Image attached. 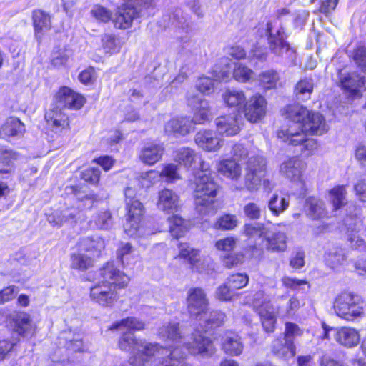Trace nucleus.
Listing matches in <instances>:
<instances>
[{
    "label": "nucleus",
    "mask_w": 366,
    "mask_h": 366,
    "mask_svg": "<svg viewBox=\"0 0 366 366\" xmlns=\"http://www.w3.org/2000/svg\"><path fill=\"white\" fill-rule=\"evenodd\" d=\"M174 159L187 169L194 168L199 162V169L195 173L194 198L195 208L200 214H209L214 212V203L217 194L218 184L214 179V173L210 170L208 162L202 159L194 150L182 147L174 153Z\"/></svg>",
    "instance_id": "nucleus-1"
},
{
    "label": "nucleus",
    "mask_w": 366,
    "mask_h": 366,
    "mask_svg": "<svg viewBox=\"0 0 366 366\" xmlns=\"http://www.w3.org/2000/svg\"><path fill=\"white\" fill-rule=\"evenodd\" d=\"M122 351H132L129 363L132 366H184L185 353L179 348L172 351L156 343L137 339L130 331L123 333L118 342Z\"/></svg>",
    "instance_id": "nucleus-2"
},
{
    "label": "nucleus",
    "mask_w": 366,
    "mask_h": 366,
    "mask_svg": "<svg viewBox=\"0 0 366 366\" xmlns=\"http://www.w3.org/2000/svg\"><path fill=\"white\" fill-rule=\"evenodd\" d=\"M283 114L291 123L287 129L280 130L277 137L289 144L298 145L305 139V135H322L328 130L320 113L309 111L302 105H288Z\"/></svg>",
    "instance_id": "nucleus-3"
},
{
    "label": "nucleus",
    "mask_w": 366,
    "mask_h": 366,
    "mask_svg": "<svg viewBox=\"0 0 366 366\" xmlns=\"http://www.w3.org/2000/svg\"><path fill=\"white\" fill-rule=\"evenodd\" d=\"M366 302L354 292L342 291L338 293L333 300V310L340 318L346 321H353L364 316Z\"/></svg>",
    "instance_id": "nucleus-4"
},
{
    "label": "nucleus",
    "mask_w": 366,
    "mask_h": 366,
    "mask_svg": "<svg viewBox=\"0 0 366 366\" xmlns=\"http://www.w3.org/2000/svg\"><path fill=\"white\" fill-rule=\"evenodd\" d=\"M266 34L269 51L282 57L287 63L295 64L296 52L286 41L285 29L277 21L267 24Z\"/></svg>",
    "instance_id": "nucleus-5"
},
{
    "label": "nucleus",
    "mask_w": 366,
    "mask_h": 366,
    "mask_svg": "<svg viewBox=\"0 0 366 366\" xmlns=\"http://www.w3.org/2000/svg\"><path fill=\"white\" fill-rule=\"evenodd\" d=\"M266 174V159L259 155L250 157L247 162L244 186L237 189L241 190L245 187L249 192H255L259 189L262 182L265 187H269V181L264 179Z\"/></svg>",
    "instance_id": "nucleus-6"
},
{
    "label": "nucleus",
    "mask_w": 366,
    "mask_h": 366,
    "mask_svg": "<svg viewBox=\"0 0 366 366\" xmlns=\"http://www.w3.org/2000/svg\"><path fill=\"white\" fill-rule=\"evenodd\" d=\"M133 193L134 191L130 188L125 190L127 217L124 228L129 237H135L140 232L139 223L143 214V205L138 199L132 197Z\"/></svg>",
    "instance_id": "nucleus-7"
},
{
    "label": "nucleus",
    "mask_w": 366,
    "mask_h": 366,
    "mask_svg": "<svg viewBox=\"0 0 366 366\" xmlns=\"http://www.w3.org/2000/svg\"><path fill=\"white\" fill-rule=\"evenodd\" d=\"M254 297L253 307L260 317L264 331L273 332L277 322V309L264 297L262 292H256Z\"/></svg>",
    "instance_id": "nucleus-8"
},
{
    "label": "nucleus",
    "mask_w": 366,
    "mask_h": 366,
    "mask_svg": "<svg viewBox=\"0 0 366 366\" xmlns=\"http://www.w3.org/2000/svg\"><path fill=\"white\" fill-rule=\"evenodd\" d=\"M339 86L348 97H360L361 89H366V78L354 71L344 73L339 71Z\"/></svg>",
    "instance_id": "nucleus-9"
},
{
    "label": "nucleus",
    "mask_w": 366,
    "mask_h": 366,
    "mask_svg": "<svg viewBox=\"0 0 366 366\" xmlns=\"http://www.w3.org/2000/svg\"><path fill=\"white\" fill-rule=\"evenodd\" d=\"M185 347L191 355L202 357H210L216 352L212 340L202 332L192 333L191 341L185 342Z\"/></svg>",
    "instance_id": "nucleus-10"
},
{
    "label": "nucleus",
    "mask_w": 366,
    "mask_h": 366,
    "mask_svg": "<svg viewBox=\"0 0 366 366\" xmlns=\"http://www.w3.org/2000/svg\"><path fill=\"white\" fill-rule=\"evenodd\" d=\"M99 282L113 285L115 287L124 288L129 282V277L123 272L119 271L113 262H108L98 271Z\"/></svg>",
    "instance_id": "nucleus-11"
},
{
    "label": "nucleus",
    "mask_w": 366,
    "mask_h": 366,
    "mask_svg": "<svg viewBox=\"0 0 366 366\" xmlns=\"http://www.w3.org/2000/svg\"><path fill=\"white\" fill-rule=\"evenodd\" d=\"M187 104L194 110L193 117L190 121L194 124H204L209 119L210 107L209 102L201 96L188 92Z\"/></svg>",
    "instance_id": "nucleus-12"
},
{
    "label": "nucleus",
    "mask_w": 366,
    "mask_h": 366,
    "mask_svg": "<svg viewBox=\"0 0 366 366\" xmlns=\"http://www.w3.org/2000/svg\"><path fill=\"white\" fill-rule=\"evenodd\" d=\"M187 304L190 316L196 320L204 314L208 308L209 302L204 290L195 287L188 290Z\"/></svg>",
    "instance_id": "nucleus-13"
},
{
    "label": "nucleus",
    "mask_w": 366,
    "mask_h": 366,
    "mask_svg": "<svg viewBox=\"0 0 366 366\" xmlns=\"http://www.w3.org/2000/svg\"><path fill=\"white\" fill-rule=\"evenodd\" d=\"M117 288L113 285L98 282L91 288V298L102 306L112 307L119 297Z\"/></svg>",
    "instance_id": "nucleus-14"
},
{
    "label": "nucleus",
    "mask_w": 366,
    "mask_h": 366,
    "mask_svg": "<svg viewBox=\"0 0 366 366\" xmlns=\"http://www.w3.org/2000/svg\"><path fill=\"white\" fill-rule=\"evenodd\" d=\"M240 115L233 113L223 115L215 119L217 132L222 136L232 137L237 134L240 131Z\"/></svg>",
    "instance_id": "nucleus-15"
},
{
    "label": "nucleus",
    "mask_w": 366,
    "mask_h": 366,
    "mask_svg": "<svg viewBox=\"0 0 366 366\" xmlns=\"http://www.w3.org/2000/svg\"><path fill=\"white\" fill-rule=\"evenodd\" d=\"M267 231L264 224L256 222L244 224L242 233L249 244L257 248L262 247Z\"/></svg>",
    "instance_id": "nucleus-16"
},
{
    "label": "nucleus",
    "mask_w": 366,
    "mask_h": 366,
    "mask_svg": "<svg viewBox=\"0 0 366 366\" xmlns=\"http://www.w3.org/2000/svg\"><path fill=\"white\" fill-rule=\"evenodd\" d=\"M335 340L347 348L356 347L360 341V335L355 328L341 327L331 330Z\"/></svg>",
    "instance_id": "nucleus-17"
},
{
    "label": "nucleus",
    "mask_w": 366,
    "mask_h": 366,
    "mask_svg": "<svg viewBox=\"0 0 366 366\" xmlns=\"http://www.w3.org/2000/svg\"><path fill=\"white\" fill-rule=\"evenodd\" d=\"M266 112V100L261 95L252 97L244 105V116L250 122H257Z\"/></svg>",
    "instance_id": "nucleus-18"
},
{
    "label": "nucleus",
    "mask_w": 366,
    "mask_h": 366,
    "mask_svg": "<svg viewBox=\"0 0 366 366\" xmlns=\"http://www.w3.org/2000/svg\"><path fill=\"white\" fill-rule=\"evenodd\" d=\"M270 350L275 357L282 360H288L296 355L295 342L287 340L283 337L275 338L270 345Z\"/></svg>",
    "instance_id": "nucleus-19"
},
{
    "label": "nucleus",
    "mask_w": 366,
    "mask_h": 366,
    "mask_svg": "<svg viewBox=\"0 0 366 366\" xmlns=\"http://www.w3.org/2000/svg\"><path fill=\"white\" fill-rule=\"evenodd\" d=\"M58 102V107H63L73 109H79L84 104V98L72 91L71 89L64 86L59 89L56 95Z\"/></svg>",
    "instance_id": "nucleus-20"
},
{
    "label": "nucleus",
    "mask_w": 366,
    "mask_h": 366,
    "mask_svg": "<svg viewBox=\"0 0 366 366\" xmlns=\"http://www.w3.org/2000/svg\"><path fill=\"white\" fill-rule=\"evenodd\" d=\"M195 143L199 147L207 152H216L222 146V139H219L212 130L203 129L194 137Z\"/></svg>",
    "instance_id": "nucleus-21"
},
{
    "label": "nucleus",
    "mask_w": 366,
    "mask_h": 366,
    "mask_svg": "<svg viewBox=\"0 0 366 366\" xmlns=\"http://www.w3.org/2000/svg\"><path fill=\"white\" fill-rule=\"evenodd\" d=\"M305 169L304 162L297 157H292L283 162L280 165V172L285 178L292 182L301 181L303 171Z\"/></svg>",
    "instance_id": "nucleus-22"
},
{
    "label": "nucleus",
    "mask_w": 366,
    "mask_h": 366,
    "mask_svg": "<svg viewBox=\"0 0 366 366\" xmlns=\"http://www.w3.org/2000/svg\"><path fill=\"white\" fill-rule=\"evenodd\" d=\"M9 320L14 330L19 335L26 337L32 334V320L29 314L24 312H14L9 315Z\"/></svg>",
    "instance_id": "nucleus-23"
},
{
    "label": "nucleus",
    "mask_w": 366,
    "mask_h": 366,
    "mask_svg": "<svg viewBox=\"0 0 366 366\" xmlns=\"http://www.w3.org/2000/svg\"><path fill=\"white\" fill-rule=\"evenodd\" d=\"M157 207L166 213H174L179 207V196L172 190L164 189L159 193Z\"/></svg>",
    "instance_id": "nucleus-24"
},
{
    "label": "nucleus",
    "mask_w": 366,
    "mask_h": 366,
    "mask_svg": "<svg viewBox=\"0 0 366 366\" xmlns=\"http://www.w3.org/2000/svg\"><path fill=\"white\" fill-rule=\"evenodd\" d=\"M222 349L229 356H239L243 352L244 344L237 334L229 332L222 338Z\"/></svg>",
    "instance_id": "nucleus-25"
},
{
    "label": "nucleus",
    "mask_w": 366,
    "mask_h": 366,
    "mask_svg": "<svg viewBox=\"0 0 366 366\" xmlns=\"http://www.w3.org/2000/svg\"><path fill=\"white\" fill-rule=\"evenodd\" d=\"M164 129L168 134L185 136L194 130V127L189 117H181L168 121Z\"/></svg>",
    "instance_id": "nucleus-26"
},
{
    "label": "nucleus",
    "mask_w": 366,
    "mask_h": 366,
    "mask_svg": "<svg viewBox=\"0 0 366 366\" xmlns=\"http://www.w3.org/2000/svg\"><path fill=\"white\" fill-rule=\"evenodd\" d=\"M287 236L282 232L270 234L268 231L262 247L273 252H284L287 249Z\"/></svg>",
    "instance_id": "nucleus-27"
},
{
    "label": "nucleus",
    "mask_w": 366,
    "mask_h": 366,
    "mask_svg": "<svg viewBox=\"0 0 366 366\" xmlns=\"http://www.w3.org/2000/svg\"><path fill=\"white\" fill-rule=\"evenodd\" d=\"M225 315L219 311L209 312L208 308L203 315L198 317L196 320L199 321V325L202 330L207 331L219 327L224 321Z\"/></svg>",
    "instance_id": "nucleus-28"
},
{
    "label": "nucleus",
    "mask_w": 366,
    "mask_h": 366,
    "mask_svg": "<svg viewBox=\"0 0 366 366\" xmlns=\"http://www.w3.org/2000/svg\"><path fill=\"white\" fill-rule=\"evenodd\" d=\"M136 15V10L133 7H121L118 9L112 20L116 28L126 29L132 25Z\"/></svg>",
    "instance_id": "nucleus-29"
},
{
    "label": "nucleus",
    "mask_w": 366,
    "mask_h": 366,
    "mask_svg": "<svg viewBox=\"0 0 366 366\" xmlns=\"http://www.w3.org/2000/svg\"><path fill=\"white\" fill-rule=\"evenodd\" d=\"M25 131L24 124L16 117L8 118L0 129V136L4 139L21 136Z\"/></svg>",
    "instance_id": "nucleus-30"
},
{
    "label": "nucleus",
    "mask_w": 366,
    "mask_h": 366,
    "mask_svg": "<svg viewBox=\"0 0 366 366\" xmlns=\"http://www.w3.org/2000/svg\"><path fill=\"white\" fill-rule=\"evenodd\" d=\"M164 151V149L162 144H147L142 148L139 159L146 164L153 165L161 159Z\"/></svg>",
    "instance_id": "nucleus-31"
},
{
    "label": "nucleus",
    "mask_w": 366,
    "mask_h": 366,
    "mask_svg": "<svg viewBox=\"0 0 366 366\" xmlns=\"http://www.w3.org/2000/svg\"><path fill=\"white\" fill-rule=\"evenodd\" d=\"M45 119L55 132H60L69 126L67 116L58 108L47 112L45 114Z\"/></svg>",
    "instance_id": "nucleus-32"
},
{
    "label": "nucleus",
    "mask_w": 366,
    "mask_h": 366,
    "mask_svg": "<svg viewBox=\"0 0 366 366\" xmlns=\"http://www.w3.org/2000/svg\"><path fill=\"white\" fill-rule=\"evenodd\" d=\"M306 213L312 219H320L327 217L324 202L318 199L308 198L305 203Z\"/></svg>",
    "instance_id": "nucleus-33"
},
{
    "label": "nucleus",
    "mask_w": 366,
    "mask_h": 366,
    "mask_svg": "<svg viewBox=\"0 0 366 366\" xmlns=\"http://www.w3.org/2000/svg\"><path fill=\"white\" fill-rule=\"evenodd\" d=\"M217 170L224 177L233 180L239 179L242 174L239 164L229 159L221 161L217 166Z\"/></svg>",
    "instance_id": "nucleus-34"
},
{
    "label": "nucleus",
    "mask_w": 366,
    "mask_h": 366,
    "mask_svg": "<svg viewBox=\"0 0 366 366\" xmlns=\"http://www.w3.org/2000/svg\"><path fill=\"white\" fill-rule=\"evenodd\" d=\"M324 257L326 264L332 269H336L342 265L347 259L345 250L337 247L326 251Z\"/></svg>",
    "instance_id": "nucleus-35"
},
{
    "label": "nucleus",
    "mask_w": 366,
    "mask_h": 366,
    "mask_svg": "<svg viewBox=\"0 0 366 366\" xmlns=\"http://www.w3.org/2000/svg\"><path fill=\"white\" fill-rule=\"evenodd\" d=\"M314 81L312 78L300 79L295 86L294 92L297 99L306 101L310 99L313 92Z\"/></svg>",
    "instance_id": "nucleus-36"
},
{
    "label": "nucleus",
    "mask_w": 366,
    "mask_h": 366,
    "mask_svg": "<svg viewBox=\"0 0 366 366\" xmlns=\"http://www.w3.org/2000/svg\"><path fill=\"white\" fill-rule=\"evenodd\" d=\"M224 102L229 107H238L246 102L244 93L235 89H227L222 94Z\"/></svg>",
    "instance_id": "nucleus-37"
},
{
    "label": "nucleus",
    "mask_w": 366,
    "mask_h": 366,
    "mask_svg": "<svg viewBox=\"0 0 366 366\" xmlns=\"http://www.w3.org/2000/svg\"><path fill=\"white\" fill-rule=\"evenodd\" d=\"M145 324L142 320L137 319L135 317H128L122 319L120 321L114 322L109 330H122L123 328L128 329L130 332L140 331L144 329Z\"/></svg>",
    "instance_id": "nucleus-38"
},
{
    "label": "nucleus",
    "mask_w": 366,
    "mask_h": 366,
    "mask_svg": "<svg viewBox=\"0 0 366 366\" xmlns=\"http://www.w3.org/2000/svg\"><path fill=\"white\" fill-rule=\"evenodd\" d=\"M289 199L274 193L268 201L267 206L274 216L278 217L289 207Z\"/></svg>",
    "instance_id": "nucleus-39"
},
{
    "label": "nucleus",
    "mask_w": 366,
    "mask_h": 366,
    "mask_svg": "<svg viewBox=\"0 0 366 366\" xmlns=\"http://www.w3.org/2000/svg\"><path fill=\"white\" fill-rule=\"evenodd\" d=\"M159 335L163 340L177 341L182 338V332L179 329V324L175 322H170L164 325L159 328Z\"/></svg>",
    "instance_id": "nucleus-40"
},
{
    "label": "nucleus",
    "mask_w": 366,
    "mask_h": 366,
    "mask_svg": "<svg viewBox=\"0 0 366 366\" xmlns=\"http://www.w3.org/2000/svg\"><path fill=\"white\" fill-rule=\"evenodd\" d=\"M169 232L172 237L179 238L184 235L189 229L188 222L178 215L169 218Z\"/></svg>",
    "instance_id": "nucleus-41"
},
{
    "label": "nucleus",
    "mask_w": 366,
    "mask_h": 366,
    "mask_svg": "<svg viewBox=\"0 0 366 366\" xmlns=\"http://www.w3.org/2000/svg\"><path fill=\"white\" fill-rule=\"evenodd\" d=\"M79 244L81 249L90 252H100L105 246L104 241L99 236L83 237Z\"/></svg>",
    "instance_id": "nucleus-42"
},
{
    "label": "nucleus",
    "mask_w": 366,
    "mask_h": 366,
    "mask_svg": "<svg viewBox=\"0 0 366 366\" xmlns=\"http://www.w3.org/2000/svg\"><path fill=\"white\" fill-rule=\"evenodd\" d=\"M33 20L36 33L48 31L51 26L49 15L42 10H36L34 11Z\"/></svg>",
    "instance_id": "nucleus-43"
},
{
    "label": "nucleus",
    "mask_w": 366,
    "mask_h": 366,
    "mask_svg": "<svg viewBox=\"0 0 366 366\" xmlns=\"http://www.w3.org/2000/svg\"><path fill=\"white\" fill-rule=\"evenodd\" d=\"M112 214L109 211L99 212L91 220V227L94 229H109L112 225Z\"/></svg>",
    "instance_id": "nucleus-44"
},
{
    "label": "nucleus",
    "mask_w": 366,
    "mask_h": 366,
    "mask_svg": "<svg viewBox=\"0 0 366 366\" xmlns=\"http://www.w3.org/2000/svg\"><path fill=\"white\" fill-rule=\"evenodd\" d=\"M92 266V259L84 254H74L71 257V267L73 269L84 271Z\"/></svg>",
    "instance_id": "nucleus-45"
},
{
    "label": "nucleus",
    "mask_w": 366,
    "mask_h": 366,
    "mask_svg": "<svg viewBox=\"0 0 366 366\" xmlns=\"http://www.w3.org/2000/svg\"><path fill=\"white\" fill-rule=\"evenodd\" d=\"M280 80V75L274 70H267L259 74V81L264 89H271L276 87Z\"/></svg>",
    "instance_id": "nucleus-46"
},
{
    "label": "nucleus",
    "mask_w": 366,
    "mask_h": 366,
    "mask_svg": "<svg viewBox=\"0 0 366 366\" xmlns=\"http://www.w3.org/2000/svg\"><path fill=\"white\" fill-rule=\"evenodd\" d=\"M332 202L335 210L340 209L346 203V189L344 186L333 188L330 192Z\"/></svg>",
    "instance_id": "nucleus-47"
},
{
    "label": "nucleus",
    "mask_w": 366,
    "mask_h": 366,
    "mask_svg": "<svg viewBox=\"0 0 366 366\" xmlns=\"http://www.w3.org/2000/svg\"><path fill=\"white\" fill-rule=\"evenodd\" d=\"M179 257L188 259L192 265L195 264L199 259V254L197 249L191 248L187 243H181L179 246Z\"/></svg>",
    "instance_id": "nucleus-48"
},
{
    "label": "nucleus",
    "mask_w": 366,
    "mask_h": 366,
    "mask_svg": "<svg viewBox=\"0 0 366 366\" xmlns=\"http://www.w3.org/2000/svg\"><path fill=\"white\" fill-rule=\"evenodd\" d=\"M300 308V300L295 297H291L288 300L285 310L277 308V314L282 318L290 317L294 315Z\"/></svg>",
    "instance_id": "nucleus-49"
},
{
    "label": "nucleus",
    "mask_w": 366,
    "mask_h": 366,
    "mask_svg": "<svg viewBox=\"0 0 366 366\" xmlns=\"http://www.w3.org/2000/svg\"><path fill=\"white\" fill-rule=\"evenodd\" d=\"M303 335V330L297 324L291 322H286L285 324V330L283 337L287 340L295 342V340Z\"/></svg>",
    "instance_id": "nucleus-50"
},
{
    "label": "nucleus",
    "mask_w": 366,
    "mask_h": 366,
    "mask_svg": "<svg viewBox=\"0 0 366 366\" xmlns=\"http://www.w3.org/2000/svg\"><path fill=\"white\" fill-rule=\"evenodd\" d=\"M234 78L239 82H247L253 76V71L241 64H235L233 71Z\"/></svg>",
    "instance_id": "nucleus-51"
},
{
    "label": "nucleus",
    "mask_w": 366,
    "mask_h": 366,
    "mask_svg": "<svg viewBox=\"0 0 366 366\" xmlns=\"http://www.w3.org/2000/svg\"><path fill=\"white\" fill-rule=\"evenodd\" d=\"M159 176L165 178L168 182H174L181 178L178 172V167L173 164L165 165L160 172Z\"/></svg>",
    "instance_id": "nucleus-52"
},
{
    "label": "nucleus",
    "mask_w": 366,
    "mask_h": 366,
    "mask_svg": "<svg viewBox=\"0 0 366 366\" xmlns=\"http://www.w3.org/2000/svg\"><path fill=\"white\" fill-rule=\"evenodd\" d=\"M238 224V219L235 215L224 214L217 222V227L224 230H231L234 229Z\"/></svg>",
    "instance_id": "nucleus-53"
},
{
    "label": "nucleus",
    "mask_w": 366,
    "mask_h": 366,
    "mask_svg": "<svg viewBox=\"0 0 366 366\" xmlns=\"http://www.w3.org/2000/svg\"><path fill=\"white\" fill-rule=\"evenodd\" d=\"M249 281V277L245 274H234L227 280V284L235 291L245 287Z\"/></svg>",
    "instance_id": "nucleus-54"
},
{
    "label": "nucleus",
    "mask_w": 366,
    "mask_h": 366,
    "mask_svg": "<svg viewBox=\"0 0 366 366\" xmlns=\"http://www.w3.org/2000/svg\"><path fill=\"white\" fill-rule=\"evenodd\" d=\"M243 212L248 219L257 220L261 217L262 209L257 203L249 202L244 206Z\"/></svg>",
    "instance_id": "nucleus-55"
},
{
    "label": "nucleus",
    "mask_w": 366,
    "mask_h": 366,
    "mask_svg": "<svg viewBox=\"0 0 366 366\" xmlns=\"http://www.w3.org/2000/svg\"><path fill=\"white\" fill-rule=\"evenodd\" d=\"M63 218L65 219V223L73 224L84 219V215L76 208H66L63 210Z\"/></svg>",
    "instance_id": "nucleus-56"
},
{
    "label": "nucleus",
    "mask_w": 366,
    "mask_h": 366,
    "mask_svg": "<svg viewBox=\"0 0 366 366\" xmlns=\"http://www.w3.org/2000/svg\"><path fill=\"white\" fill-rule=\"evenodd\" d=\"M71 52L67 49H61L54 51L51 59V63L55 66H64L68 61Z\"/></svg>",
    "instance_id": "nucleus-57"
},
{
    "label": "nucleus",
    "mask_w": 366,
    "mask_h": 366,
    "mask_svg": "<svg viewBox=\"0 0 366 366\" xmlns=\"http://www.w3.org/2000/svg\"><path fill=\"white\" fill-rule=\"evenodd\" d=\"M216 296L219 300H232L234 296V290L226 282L217 289Z\"/></svg>",
    "instance_id": "nucleus-58"
},
{
    "label": "nucleus",
    "mask_w": 366,
    "mask_h": 366,
    "mask_svg": "<svg viewBox=\"0 0 366 366\" xmlns=\"http://www.w3.org/2000/svg\"><path fill=\"white\" fill-rule=\"evenodd\" d=\"M92 16L97 20L102 22H108L109 20L112 19V14L110 11L107 9L99 6L96 5L92 9Z\"/></svg>",
    "instance_id": "nucleus-59"
},
{
    "label": "nucleus",
    "mask_w": 366,
    "mask_h": 366,
    "mask_svg": "<svg viewBox=\"0 0 366 366\" xmlns=\"http://www.w3.org/2000/svg\"><path fill=\"white\" fill-rule=\"evenodd\" d=\"M214 82L207 76L200 77L197 82V89L203 94H209L213 92Z\"/></svg>",
    "instance_id": "nucleus-60"
},
{
    "label": "nucleus",
    "mask_w": 366,
    "mask_h": 366,
    "mask_svg": "<svg viewBox=\"0 0 366 366\" xmlns=\"http://www.w3.org/2000/svg\"><path fill=\"white\" fill-rule=\"evenodd\" d=\"M102 46L107 53H115L119 47L115 36L112 34H104L102 38Z\"/></svg>",
    "instance_id": "nucleus-61"
},
{
    "label": "nucleus",
    "mask_w": 366,
    "mask_h": 366,
    "mask_svg": "<svg viewBox=\"0 0 366 366\" xmlns=\"http://www.w3.org/2000/svg\"><path fill=\"white\" fill-rule=\"evenodd\" d=\"M353 60L358 67L366 71V48L365 46H359L354 50Z\"/></svg>",
    "instance_id": "nucleus-62"
},
{
    "label": "nucleus",
    "mask_w": 366,
    "mask_h": 366,
    "mask_svg": "<svg viewBox=\"0 0 366 366\" xmlns=\"http://www.w3.org/2000/svg\"><path fill=\"white\" fill-rule=\"evenodd\" d=\"M354 156L360 167L366 169V144L362 143L357 144L354 151Z\"/></svg>",
    "instance_id": "nucleus-63"
},
{
    "label": "nucleus",
    "mask_w": 366,
    "mask_h": 366,
    "mask_svg": "<svg viewBox=\"0 0 366 366\" xmlns=\"http://www.w3.org/2000/svg\"><path fill=\"white\" fill-rule=\"evenodd\" d=\"M101 171L99 168H88L82 172V178L92 184H97L99 181Z\"/></svg>",
    "instance_id": "nucleus-64"
}]
</instances>
